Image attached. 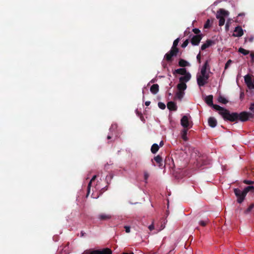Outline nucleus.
<instances>
[{"label": "nucleus", "instance_id": "nucleus-1", "mask_svg": "<svg viewBox=\"0 0 254 254\" xmlns=\"http://www.w3.org/2000/svg\"><path fill=\"white\" fill-rule=\"evenodd\" d=\"M252 116V114L245 111L242 112L240 114L236 112L231 113L230 112L226 109L224 110V112L221 113V116L225 121H228L232 122H237L238 120L244 122L248 121L249 117Z\"/></svg>", "mask_w": 254, "mask_h": 254}, {"label": "nucleus", "instance_id": "nucleus-2", "mask_svg": "<svg viewBox=\"0 0 254 254\" xmlns=\"http://www.w3.org/2000/svg\"><path fill=\"white\" fill-rule=\"evenodd\" d=\"M213 95H209L206 96L204 99L205 103L210 107H212L214 109L218 111L219 114L221 116V113L224 112V110L226 109L220 107L219 105L213 104Z\"/></svg>", "mask_w": 254, "mask_h": 254}, {"label": "nucleus", "instance_id": "nucleus-3", "mask_svg": "<svg viewBox=\"0 0 254 254\" xmlns=\"http://www.w3.org/2000/svg\"><path fill=\"white\" fill-rule=\"evenodd\" d=\"M229 14V12L228 11L222 8L217 11L216 17L219 20V26H222L224 24L225 21L224 17L228 16Z\"/></svg>", "mask_w": 254, "mask_h": 254}, {"label": "nucleus", "instance_id": "nucleus-4", "mask_svg": "<svg viewBox=\"0 0 254 254\" xmlns=\"http://www.w3.org/2000/svg\"><path fill=\"white\" fill-rule=\"evenodd\" d=\"M112 251L109 248L97 250H87L82 254H112Z\"/></svg>", "mask_w": 254, "mask_h": 254}, {"label": "nucleus", "instance_id": "nucleus-5", "mask_svg": "<svg viewBox=\"0 0 254 254\" xmlns=\"http://www.w3.org/2000/svg\"><path fill=\"white\" fill-rule=\"evenodd\" d=\"M234 192L237 197L238 202L239 203H242L244 201L245 196L247 195V193L244 190L242 191L239 189L237 188L234 190Z\"/></svg>", "mask_w": 254, "mask_h": 254}, {"label": "nucleus", "instance_id": "nucleus-6", "mask_svg": "<svg viewBox=\"0 0 254 254\" xmlns=\"http://www.w3.org/2000/svg\"><path fill=\"white\" fill-rule=\"evenodd\" d=\"M209 74L203 75H197V83L199 87L204 86L208 83V79L209 78Z\"/></svg>", "mask_w": 254, "mask_h": 254}, {"label": "nucleus", "instance_id": "nucleus-7", "mask_svg": "<svg viewBox=\"0 0 254 254\" xmlns=\"http://www.w3.org/2000/svg\"><path fill=\"white\" fill-rule=\"evenodd\" d=\"M244 80L250 90L254 89V78L253 80L251 76L248 74L244 76Z\"/></svg>", "mask_w": 254, "mask_h": 254}, {"label": "nucleus", "instance_id": "nucleus-8", "mask_svg": "<svg viewBox=\"0 0 254 254\" xmlns=\"http://www.w3.org/2000/svg\"><path fill=\"white\" fill-rule=\"evenodd\" d=\"M179 52L171 49L170 51L166 53L164 56V59L169 63L172 62L173 57L177 55Z\"/></svg>", "mask_w": 254, "mask_h": 254}, {"label": "nucleus", "instance_id": "nucleus-9", "mask_svg": "<svg viewBox=\"0 0 254 254\" xmlns=\"http://www.w3.org/2000/svg\"><path fill=\"white\" fill-rule=\"evenodd\" d=\"M202 34L193 35L190 39L191 44L193 46L198 45L202 38Z\"/></svg>", "mask_w": 254, "mask_h": 254}, {"label": "nucleus", "instance_id": "nucleus-10", "mask_svg": "<svg viewBox=\"0 0 254 254\" xmlns=\"http://www.w3.org/2000/svg\"><path fill=\"white\" fill-rule=\"evenodd\" d=\"M191 122L189 121V118L187 116H184L181 120V124L184 128H190Z\"/></svg>", "mask_w": 254, "mask_h": 254}, {"label": "nucleus", "instance_id": "nucleus-11", "mask_svg": "<svg viewBox=\"0 0 254 254\" xmlns=\"http://www.w3.org/2000/svg\"><path fill=\"white\" fill-rule=\"evenodd\" d=\"M112 217V215L110 213H102L98 215V219L100 221H107Z\"/></svg>", "mask_w": 254, "mask_h": 254}, {"label": "nucleus", "instance_id": "nucleus-12", "mask_svg": "<svg viewBox=\"0 0 254 254\" xmlns=\"http://www.w3.org/2000/svg\"><path fill=\"white\" fill-rule=\"evenodd\" d=\"M243 30L241 26H237L234 31L233 36L234 37H241L243 35Z\"/></svg>", "mask_w": 254, "mask_h": 254}, {"label": "nucleus", "instance_id": "nucleus-13", "mask_svg": "<svg viewBox=\"0 0 254 254\" xmlns=\"http://www.w3.org/2000/svg\"><path fill=\"white\" fill-rule=\"evenodd\" d=\"M215 44V42L214 41H212L211 40H207L206 42L202 44L201 47V50L202 51L205 50L206 48L209 47L210 46L213 45Z\"/></svg>", "mask_w": 254, "mask_h": 254}, {"label": "nucleus", "instance_id": "nucleus-14", "mask_svg": "<svg viewBox=\"0 0 254 254\" xmlns=\"http://www.w3.org/2000/svg\"><path fill=\"white\" fill-rule=\"evenodd\" d=\"M191 78V74L188 72L187 74L181 76L179 78L180 82L185 83L188 82Z\"/></svg>", "mask_w": 254, "mask_h": 254}, {"label": "nucleus", "instance_id": "nucleus-15", "mask_svg": "<svg viewBox=\"0 0 254 254\" xmlns=\"http://www.w3.org/2000/svg\"><path fill=\"white\" fill-rule=\"evenodd\" d=\"M167 106L168 109L170 111H176L177 110V106L176 105V104L173 101H170L168 102Z\"/></svg>", "mask_w": 254, "mask_h": 254}, {"label": "nucleus", "instance_id": "nucleus-16", "mask_svg": "<svg viewBox=\"0 0 254 254\" xmlns=\"http://www.w3.org/2000/svg\"><path fill=\"white\" fill-rule=\"evenodd\" d=\"M188 72H187V71L185 68H178V69H175L173 71V74H179L180 75H184L187 74Z\"/></svg>", "mask_w": 254, "mask_h": 254}, {"label": "nucleus", "instance_id": "nucleus-17", "mask_svg": "<svg viewBox=\"0 0 254 254\" xmlns=\"http://www.w3.org/2000/svg\"><path fill=\"white\" fill-rule=\"evenodd\" d=\"M208 123L210 127H214L216 126L217 122L214 117H210L208 120Z\"/></svg>", "mask_w": 254, "mask_h": 254}, {"label": "nucleus", "instance_id": "nucleus-18", "mask_svg": "<svg viewBox=\"0 0 254 254\" xmlns=\"http://www.w3.org/2000/svg\"><path fill=\"white\" fill-rule=\"evenodd\" d=\"M153 159L158 164L159 167L161 168L163 166V159L162 157L160 155H158L157 156H155Z\"/></svg>", "mask_w": 254, "mask_h": 254}, {"label": "nucleus", "instance_id": "nucleus-19", "mask_svg": "<svg viewBox=\"0 0 254 254\" xmlns=\"http://www.w3.org/2000/svg\"><path fill=\"white\" fill-rule=\"evenodd\" d=\"M159 91V85L157 84H153L150 87V91L153 94H156Z\"/></svg>", "mask_w": 254, "mask_h": 254}, {"label": "nucleus", "instance_id": "nucleus-20", "mask_svg": "<svg viewBox=\"0 0 254 254\" xmlns=\"http://www.w3.org/2000/svg\"><path fill=\"white\" fill-rule=\"evenodd\" d=\"M187 87V84L186 83H182L180 82L177 85V89L179 91H184L186 89Z\"/></svg>", "mask_w": 254, "mask_h": 254}, {"label": "nucleus", "instance_id": "nucleus-21", "mask_svg": "<svg viewBox=\"0 0 254 254\" xmlns=\"http://www.w3.org/2000/svg\"><path fill=\"white\" fill-rule=\"evenodd\" d=\"M185 95L184 91H179L177 92L175 96V98L178 99L179 100L181 101L184 96Z\"/></svg>", "mask_w": 254, "mask_h": 254}, {"label": "nucleus", "instance_id": "nucleus-22", "mask_svg": "<svg viewBox=\"0 0 254 254\" xmlns=\"http://www.w3.org/2000/svg\"><path fill=\"white\" fill-rule=\"evenodd\" d=\"M159 146L156 144H153L151 147V151L153 154H155L159 150Z\"/></svg>", "mask_w": 254, "mask_h": 254}, {"label": "nucleus", "instance_id": "nucleus-23", "mask_svg": "<svg viewBox=\"0 0 254 254\" xmlns=\"http://www.w3.org/2000/svg\"><path fill=\"white\" fill-rule=\"evenodd\" d=\"M189 65V63L184 59H180L179 61V65L181 67H186Z\"/></svg>", "mask_w": 254, "mask_h": 254}, {"label": "nucleus", "instance_id": "nucleus-24", "mask_svg": "<svg viewBox=\"0 0 254 254\" xmlns=\"http://www.w3.org/2000/svg\"><path fill=\"white\" fill-rule=\"evenodd\" d=\"M179 41L180 39L177 38L174 41L173 46L171 48L172 49L179 52V49L177 48V46L178 45Z\"/></svg>", "mask_w": 254, "mask_h": 254}, {"label": "nucleus", "instance_id": "nucleus-25", "mask_svg": "<svg viewBox=\"0 0 254 254\" xmlns=\"http://www.w3.org/2000/svg\"><path fill=\"white\" fill-rule=\"evenodd\" d=\"M188 129L184 128L182 132V138L184 141H187L188 138L187 137Z\"/></svg>", "mask_w": 254, "mask_h": 254}, {"label": "nucleus", "instance_id": "nucleus-26", "mask_svg": "<svg viewBox=\"0 0 254 254\" xmlns=\"http://www.w3.org/2000/svg\"><path fill=\"white\" fill-rule=\"evenodd\" d=\"M96 178V175H94L92 178L91 179V180H90V181L89 182L88 185V187H87V195L89 194V192H90V188H91V184L92 183V182L93 181H94Z\"/></svg>", "mask_w": 254, "mask_h": 254}, {"label": "nucleus", "instance_id": "nucleus-27", "mask_svg": "<svg viewBox=\"0 0 254 254\" xmlns=\"http://www.w3.org/2000/svg\"><path fill=\"white\" fill-rule=\"evenodd\" d=\"M218 101L219 102L224 104H226L228 102V101L226 99H225L224 97L221 95L219 96L218 98Z\"/></svg>", "mask_w": 254, "mask_h": 254}, {"label": "nucleus", "instance_id": "nucleus-28", "mask_svg": "<svg viewBox=\"0 0 254 254\" xmlns=\"http://www.w3.org/2000/svg\"><path fill=\"white\" fill-rule=\"evenodd\" d=\"M239 52L241 53V54H243L244 55H247L249 54L250 51L247 50H245V49L243 48H240L238 50Z\"/></svg>", "mask_w": 254, "mask_h": 254}, {"label": "nucleus", "instance_id": "nucleus-29", "mask_svg": "<svg viewBox=\"0 0 254 254\" xmlns=\"http://www.w3.org/2000/svg\"><path fill=\"white\" fill-rule=\"evenodd\" d=\"M210 73V71H208V69H204V68H201L200 70V74L199 75H206Z\"/></svg>", "mask_w": 254, "mask_h": 254}, {"label": "nucleus", "instance_id": "nucleus-30", "mask_svg": "<svg viewBox=\"0 0 254 254\" xmlns=\"http://www.w3.org/2000/svg\"><path fill=\"white\" fill-rule=\"evenodd\" d=\"M244 190L247 194L249 191L254 192V186H248L245 188Z\"/></svg>", "mask_w": 254, "mask_h": 254}, {"label": "nucleus", "instance_id": "nucleus-31", "mask_svg": "<svg viewBox=\"0 0 254 254\" xmlns=\"http://www.w3.org/2000/svg\"><path fill=\"white\" fill-rule=\"evenodd\" d=\"M254 208V203H252L249 207L245 211L244 213L245 214H248L250 212L252 211V210Z\"/></svg>", "mask_w": 254, "mask_h": 254}, {"label": "nucleus", "instance_id": "nucleus-32", "mask_svg": "<svg viewBox=\"0 0 254 254\" xmlns=\"http://www.w3.org/2000/svg\"><path fill=\"white\" fill-rule=\"evenodd\" d=\"M208 222H209L208 219L206 218V219H205L204 220L200 221L199 222V224L201 226L204 227V226H205L207 225V224L208 223Z\"/></svg>", "mask_w": 254, "mask_h": 254}, {"label": "nucleus", "instance_id": "nucleus-33", "mask_svg": "<svg viewBox=\"0 0 254 254\" xmlns=\"http://www.w3.org/2000/svg\"><path fill=\"white\" fill-rule=\"evenodd\" d=\"M201 68H204V69H208V71H210V67L209 65L208 61L207 60L205 61L203 65H202Z\"/></svg>", "mask_w": 254, "mask_h": 254}, {"label": "nucleus", "instance_id": "nucleus-34", "mask_svg": "<svg viewBox=\"0 0 254 254\" xmlns=\"http://www.w3.org/2000/svg\"><path fill=\"white\" fill-rule=\"evenodd\" d=\"M158 106L159 108L162 110H164L166 108L165 104L161 102H160L158 103Z\"/></svg>", "mask_w": 254, "mask_h": 254}, {"label": "nucleus", "instance_id": "nucleus-35", "mask_svg": "<svg viewBox=\"0 0 254 254\" xmlns=\"http://www.w3.org/2000/svg\"><path fill=\"white\" fill-rule=\"evenodd\" d=\"M189 43V40L187 39L183 42V43L182 44L181 46L183 48H185L188 46Z\"/></svg>", "mask_w": 254, "mask_h": 254}, {"label": "nucleus", "instance_id": "nucleus-36", "mask_svg": "<svg viewBox=\"0 0 254 254\" xmlns=\"http://www.w3.org/2000/svg\"><path fill=\"white\" fill-rule=\"evenodd\" d=\"M149 175L147 171H144V178L145 183H147V179L149 178Z\"/></svg>", "mask_w": 254, "mask_h": 254}, {"label": "nucleus", "instance_id": "nucleus-37", "mask_svg": "<svg viewBox=\"0 0 254 254\" xmlns=\"http://www.w3.org/2000/svg\"><path fill=\"white\" fill-rule=\"evenodd\" d=\"M210 27V20L209 19H207L206 23L204 25V28H208Z\"/></svg>", "mask_w": 254, "mask_h": 254}, {"label": "nucleus", "instance_id": "nucleus-38", "mask_svg": "<svg viewBox=\"0 0 254 254\" xmlns=\"http://www.w3.org/2000/svg\"><path fill=\"white\" fill-rule=\"evenodd\" d=\"M193 32L196 35H200V30L197 28H194L192 29Z\"/></svg>", "mask_w": 254, "mask_h": 254}, {"label": "nucleus", "instance_id": "nucleus-39", "mask_svg": "<svg viewBox=\"0 0 254 254\" xmlns=\"http://www.w3.org/2000/svg\"><path fill=\"white\" fill-rule=\"evenodd\" d=\"M232 63V61L231 60H229L227 63H226L225 64V69H227L229 67V66H230L231 63Z\"/></svg>", "mask_w": 254, "mask_h": 254}, {"label": "nucleus", "instance_id": "nucleus-40", "mask_svg": "<svg viewBox=\"0 0 254 254\" xmlns=\"http://www.w3.org/2000/svg\"><path fill=\"white\" fill-rule=\"evenodd\" d=\"M135 112H136V114L138 116H139V117H140V118L141 119V120H143V116H142V115L141 113V112H139L137 110H136Z\"/></svg>", "mask_w": 254, "mask_h": 254}, {"label": "nucleus", "instance_id": "nucleus-41", "mask_svg": "<svg viewBox=\"0 0 254 254\" xmlns=\"http://www.w3.org/2000/svg\"><path fill=\"white\" fill-rule=\"evenodd\" d=\"M196 59H197V60L198 63H201V54H200V52H199V54L197 55Z\"/></svg>", "mask_w": 254, "mask_h": 254}, {"label": "nucleus", "instance_id": "nucleus-42", "mask_svg": "<svg viewBox=\"0 0 254 254\" xmlns=\"http://www.w3.org/2000/svg\"><path fill=\"white\" fill-rule=\"evenodd\" d=\"M125 231L126 232V233H129L130 231V228L129 226H125Z\"/></svg>", "mask_w": 254, "mask_h": 254}, {"label": "nucleus", "instance_id": "nucleus-43", "mask_svg": "<svg viewBox=\"0 0 254 254\" xmlns=\"http://www.w3.org/2000/svg\"><path fill=\"white\" fill-rule=\"evenodd\" d=\"M244 183L246 184L251 185L254 183V182L248 180H244Z\"/></svg>", "mask_w": 254, "mask_h": 254}, {"label": "nucleus", "instance_id": "nucleus-44", "mask_svg": "<svg viewBox=\"0 0 254 254\" xmlns=\"http://www.w3.org/2000/svg\"><path fill=\"white\" fill-rule=\"evenodd\" d=\"M249 109L253 112H254V103H252L251 104Z\"/></svg>", "mask_w": 254, "mask_h": 254}, {"label": "nucleus", "instance_id": "nucleus-45", "mask_svg": "<svg viewBox=\"0 0 254 254\" xmlns=\"http://www.w3.org/2000/svg\"><path fill=\"white\" fill-rule=\"evenodd\" d=\"M250 56L251 58L252 62L254 63V53H251L250 54Z\"/></svg>", "mask_w": 254, "mask_h": 254}, {"label": "nucleus", "instance_id": "nucleus-46", "mask_svg": "<svg viewBox=\"0 0 254 254\" xmlns=\"http://www.w3.org/2000/svg\"><path fill=\"white\" fill-rule=\"evenodd\" d=\"M148 229H149L150 231L153 230L154 229V226L153 224H152L150 225H149L148 226Z\"/></svg>", "mask_w": 254, "mask_h": 254}, {"label": "nucleus", "instance_id": "nucleus-47", "mask_svg": "<svg viewBox=\"0 0 254 254\" xmlns=\"http://www.w3.org/2000/svg\"><path fill=\"white\" fill-rule=\"evenodd\" d=\"M150 104V101H146V102H145V105L146 106H149Z\"/></svg>", "mask_w": 254, "mask_h": 254}, {"label": "nucleus", "instance_id": "nucleus-48", "mask_svg": "<svg viewBox=\"0 0 254 254\" xmlns=\"http://www.w3.org/2000/svg\"><path fill=\"white\" fill-rule=\"evenodd\" d=\"M163 145H164V142H163V141L162 140L160 141V142L159 143V146L162 147L163 146Z\"/></svg>", "mask_w": 254, "mask_h": 254}, {"label": "nucleus", "instance_id": "nucleus-49", "mask_svg": "<svg viewBox=\"0 0 254 254\" xmlns=\"http://www.w3.org/2000/svg\"><path fill=\"white\" fill-rule=\"evenodd\" d=\"M229 24L228 22H227V23L226 24V25H225V27H226V30H228L229 29Z\"/></svg>", "mask_w": 254, "mask_h": 254}, {"label": "nucleus", "instance_id": "nucleus-50", "mask_svg": "<svg viewBox=\"0 0 254 254\" xmlns=\"http://www.w3.org/2000/svg\"><path fill=\"white\" fill-rule=\"evenodd\" d=\"M162 66H163L164 68H166L167 67V64L162 62Z\"/></svg>", "mask_w": 254, "mask_h": 254}, {"label": "nucleus", "instance_id": "nucleus-51", "mask_svg": "<svg viewBox=\"0 0 254 254\" xmlns=\"http://www.w3.org/2000/svg\"><path fill=\"white\" fill-rule=\"evenodd\" d=\"M85 233L83 231L80 232L81 237H83L85 235Z\"/></svg>", "mask_w": 254, "mask_h": 254}, {"label": "nucleus", "instance_id": "nucleus-52", "mask_svg": "<svg viewBox=\"0 0 254 254\" xmlns=\"http://www.w3.org/2000/svg\"><path fill=\"white\" fill-rule=\"evenodd\" d=\"M112 138V136L111 135H108L107 139H110Z\"/></svg>", "mask_w": 254, "mask_h": 254}, {"label": "nucleus", "instance_id": "nucleus-53", "mask_svg": "<svg viewBox=\"0 0 254 254\" xmlns=\"http://www.w3.org/2000/svg\"><path fill=\"white\" fill-rule=\"evenodd\" d=\"M122 254H133V253H123Z\"/></svg>", "mask_w": 254, "mask_h": 254}, {"label": "nucleus", "instance_id": "nucleus-54", "mask_svg": "<svg viewBox=\"0 0 254 254\" xmlns=\"http://www.w3.org/2000/svg\"><path fill=\"white\" fill-rule=\"evenodd\" d=\"M242 96H243V94H242V93H241V94L240 97H241V98H242Z\"/></svg>", "mask_w": 254, "mask_h": 254}, {"label": "nucleus", "instance_id": "nucleus-55", "mask_svg": "<svg viewBox=\"0 0 254 254\" xmlns=\"http://www.w3.org/2000/svg\"><path fill=\"white\" fill-rule=\"evenodd\" d=\"M113 127H114V126L112 125V127H111V129L112 128H113Z\"/></svg>", "mask_w": 254, "mask_h": 254}]
</instances>
